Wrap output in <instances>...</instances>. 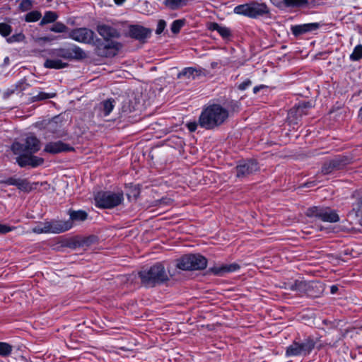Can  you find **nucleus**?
Returning <instances> with one entry per match:
<instances>
[{"instance_id":"nucleus-50","label":"nucleus","mask_w":362,"mask_h":362,"mask_svg":"<svg viewBox=\"0 0 362 362\" xmlns=\"http://www.w3.org/2000/svg\"><path fill=\"white\" fill-rule=\"evenodd\" d=\"M358 117H360L361 119H362V107L359 110Z\"/></svg>"},{"instance_id":"nucleus-49","label":"nucleus","mask_w":362,"mask_h":362,"mask_svg":"<svg viewBox=\"0 0 362 362\" xmlns=\"http://www.w3.org/2000/svg\"><path fill=\"white\" fill-rule=\"evenodd\" d=\"M217 65H218V63H217V62H212V63L211 64V67L212 69H214V68H216V67L217 66Z\"/></svg>"},{"instance_id":"nucleus-30","label":"nucleus","mask_w":362,"mask_h":362,"mask_svg":"<svg viewBox=\"0 0 362 362\" xmlns=\"http://www.w3.org/2000/svg\"><path fill=\"white\" fill-rule=\"evenodd\" d=\"M13 351V346L6 342L0 341V356H8Z\"/></svg>"},{"instance_id":"nucleus-19","label":"nucleus","mask_w":362,"mask_h":362,"mask_svg":"<svg viewBox=\"0 0 362 362\" xmlns=\"http://www.w3.org/2000/svg\"><path fill=\"white\" fill-rule=\"evenodd\" d=\"M320 27L319 23H310L302 25H296L291 27V30L294 36H300L304 33L313 32Z\"/></svg>"},{"instance_id":"nucleus-13","label":"nucleus","mask_w":362,"mask_h":362,"mask_svg":"<svg viewBox=\"0 0 362 362\" xmlns=\"http://www.w3.org/2000/svg\"><path fill=\"white\" fill-rule=\"evenodd\" d=\"M319 284L317 282H306L303 281H296L290 286V289L294 291H298L300 293H305L310 297H317L320 293V291L315 293L313 292L315 288H318Z\"/></svg>"},{"instance_id":"nucleus-9","label":"nucleus","mask_w":362,"mask_h":362,"mask_svg":"<svg viewBox=\"0 0 362 362\" xmlns=\"http://www.w3.org/2000/svg\"><path fill=\"white\" fill-rule=\"evenodd\" d=\"M41 147L40 140L35 136H28L24 143L15 141L11 145V151L13 153H35Z\"/></svg>"},{"instance_id":"nucleus-18","label":"nucleus","mask_w":362,"mask_h":362,"mask_svg":"<svg viewBox=\"0 0 362 362\" xmlns=\"http://www.w3.org/2000/svg\"><path fill=\"white\" fill-rule=\"evenodd\" d=\"M97 31L105 41H110L111 39L118 38L120 36L119 32L116 28L105 24L98 25Z\"/></svg>"},{"instance_id":"nucleus-32","label":"nucleus","mask_w":362,"mask_h":362,"mask_svg":"<svg viewBox=\"0 0 362 362\" xmlns=\"http://www.w3.org/2000/svg\"><path fill=\"white\" fill-rule=\"evenodd\" d=\"M49 30L57 33H62L66 32L68 27L62 22H56L50 27Z\"/></svg>"},{"instance_id":"nucleus-8","label":"nucleus","mask_w":362,"mask_h":362,"mask_svg":"<svg viewBox=\"0 0 362 362\" xmlns=\"http://www.w3.org/2000/svg\"><path fill=\"white\" fill-rule=\"evenodd\" d=\"M49 55L52 57L62 58L66 60H80L86 57L85 52L81 47L74 44L68 47L52 49Z\"/></svg>"},{"instance_id":"nucleus-14","label":"nucleus","mask_w":362,"mask_h":362,"mask_svg":"<svg viewBox=\"0 0 362 362\" xmlns=\"http://www.w3.org/2000/svg\"><path fill=\"white\" fill-rule=\"evenodd\" d=\"M17 156L16 163L21 168L30 166L32 168H37L44 163L42 158L35 156L34 153H14Z\"/></svg>"},{"instance_id":"nucleus-48","label":"nucleus","mask_w":362,"mask_h":362,"mask_svg":"<svg viewBox=\"0 0 362 362\" xmlns=\"http://www.w3.org/2000/svg\"><path fill=\"white\" fill-rule=\"evenodd\" d=\"M126 0H114V2L117 5H122L125 2Z\"/></svg>"},{"instance_id":"nucleus-5","label":"nucleus","mask_w":362,"mask_h":362,"mask_svg":"<svg viewBox=\"0 0 362 362\" xmlns=\"http://www.w3.org/2000/svg\"><path fill=\"white\" fill-rule=\"evenodd\" d=\"M124 201L122 192L110 191L99 192L95 196V206L101 209H112L121 204Z\"/></svg>"},{"instance_id":"nucleus-46","label":"nucleus","mask_w":362,"mask_h":362,"mask_svg":"<svg viewBox=\"0 0 362 362\" xmlns=\"http://www.w3.org/2000/svg\"><path fill=\"white\" fill-rule=\"evenodd\" d=\"M338 291V286L336 285H332L330 287V292L332 294H335Z\"/></svg>"},{"instance_id":"nucleus-26","label":"nucleus","mask_w":362,"mask_h":362,"mask_svg":"<svg viewBox=\"0 0 362 362\" xmlns=\"http://www.w3.org/2000/svg\"><path fill=\"white\" fill-rule=\"evenodd\" d=\"M187 0H165L164 4L172 10L178 9L187 5Z\"/></svg>"},{"instance_id":"nucleus-52","label":"nucleus","mask_w":362,"mask_h":362,"mask_svg":"<svg viewBox=\"0 0 362 362\" xmlns=\"http://www.w3.org/2000/svg\"><path fill=\"white\" fill-rule=\"evenodd\" d=\"M359 202H360V204H362V197H361V198H360V199H359Z\"/></svg>"},{"instance_id":"nucleus-44","label":"nucleus","mask_w":362,"mask_h":362,"mask_svg":"<svg viewBox=\"0 0 362 362\" xmlns=\"http://www.w3.org/2000/svg\"><path fill=\"white\" fill-rule=\"evenodd\" d=\"M12 230V228L6 225L0 224V234H6Z\"/></svg>"},{"instance_id":"nucleus-23","label":"nucleus","mask_w":362,"mask_h":362,"mask_svg":"<svg viewBox=\"0 0 362 362\" xmlns=\"http://www.w3.org/2000/svg\"><path fill=\"white\" fill-rule=\"evenodd\" d=\"M47 59L44 63V66L47 69H61L68 66V63L64 62L62 59L57 57Z\"/></svg>"},{"instance_id":"nucleus-42","label":"nucleus","mask_w":362,"mask_h":362,"mask_svg":"<svg viewBox=\"0 0 362 362\" xmlns=\"http://www.w3.org/2000/svg\"><path fill=\"white\" fill-rule=\"evenodd\" d=\"M18 179L19 178H16V177H8V179L5 180L1 181V183L5 184L6 185L16 186Z\"/></svg>"},{"instance_id":"nucleus-41","label":"nucleus","mask_w":362,"mask_h":362,"mask_svg":"<svg viewBox=\"0 0 362 362\" xmlns=\"http://www.w3.org/2000/svg\"><path fill=\"white\" fill-rule=\"evenodd\" d=\"M166 26V22L164 20H159L157 24L156 33L160 35L163 33Z\"/></svg>"},{"instance_id":"nucleus-24","label":"nucleus","mask_w":362,"mask_h":362,"mask_svg":"<svg viewBox=\"0 0 362 362\" xmlns=\"http://www.w3.org/2000/svg\"><path fill=\"white\" fill-rule=\"evenodd\" d=\"M114 103L115 100L113 99H107L100 103V110L101 115L104 117L109 115L115 107Z\"/></svg>"},{"instance_id":"nucleus-35","label":"nucleus","mask_w":362,"mask_h":362,"mask_svg":"<svg viewBox=\"0 0 362 362\" xmlns=\"http://www.w3.org/2000/svg\"><path fill=\"white\" fill-rule=\"evenodd\" d=\"M312 107V105L310 102H303L298 104L296 107V113L302 116L303 115H306V112L305 110L309 109Z\"/></svg>"},{"instance_id":"nucleus-7","label":"nucleus","mask_w":362,"mask_h":362,"mask_svg":"<svg viewBox=\"0 0 362 362\" xmlns=\"http://www.w3.org/2000/svg\"><path fill=\"white\" fill-rule=\"evenodd\" d=\"M305 215L308 217L316 218L324 222L337 223L339 221V216L337 211L329 207L314 206L306 210Z\"/></svg>"},{"instance_id":"nucleus-3","label":"nucleus","mask_w":362,"mask_h":362,"mask_svg":"<svg viewBox=\"0 0 362 362\" xmlns=\"http://www.w3.org/2000/svg\"><path fill=\"white\" fill-rule=\"evenodd\" d=\"M207 259L199 254H189L178 259L176 267L184 271L202 270L206 267Z\"/></svg>"},{"instance_id":"nucleus-11","label":"nucleus","mask_w":362,"mask_h":362,"mask_svg":"<svg viewBox=\"0 0 362 362\" xmlns=\"http://www.w3.org/2000/svg\"><path fill=\"white\" fill-rule=\"evenodd\" d=\"M350 163L351 159L348 156H337L334 158L324 163L321 168V173L323 175H329L334 171L343 169Z\"/></svg>"},{"instance_id":"nucleus-6","label":"nucleus","mask_w":362,"mask_h":362,"mask_svg":"<svg viewBox=\"0 0 362 362\" xmlns=\"http://www.w3.org/2000/svg\"><path fill=\"white\" fill-rule=\"evenodd\" d=\"M315 341L313 338L308 337L302 341H294L286 351V356H308L314 349Z\"/></svg>"},{"instance_id":"nucleus-37","label":"nucleus","mask_w":362,"mask_h":362,"mask_svg":"<svg viewBox=\"0 0 362 362\" xmlns=\"http://www.w3.org/2000/svg\"><path fill=\"white\" fill-rule=\"evenodd\" d=\"M32 231L37 234L48 233L45 221L40 222L36 226L33 227Z\"/></svg>"},{"instance_id":"nucleus-51","label":"nucleus","mask_w":362,"mask_h":362,"mask_svg":"<svg viewBox=\"0 0 362 362\" xmlns=\"http://www.w3.org/2000/svg\"><path fill=\"white\" fill-rule=\"evenodd\" d=\"M8 62H9V57H5L4 63L7 64H8Z\"/></svg>"},{"instance_id":"nucleus-20","label":"nucleus","mask_w":362,"mask_h":362,"mask_svg":"<svg viewBox=\"0 0 362 362\" xmlns=\"http://www.w3.org/2000/svg\"><path fill=\"white\" fill-rule=\"evenodd\" d=\"M129 35L132 37L144 41L151 35V30L141 25H132L129 29Z\"/></svg>"},{"instance_id":"nucleus-10","label":"nucleus","mask_w":362,"mask_h":362,"mask_svg":"<svg viewBox=\"0 0 362 362\" xmlns=\"http://www.w3.org/2000/svg\"><path fill=\"white\" fill-rule=\"evenodd\" d=\"M122 47V44L118 42L113 40L103 42L98 39L96 41L95 53L102 57H112L117 55Z\"/></svg>"},{"instance_id":"nucleus-17","label":"nucleus","mask_w":362,"mask_h":362,"mask_svg":"<svg viewBox=\"0 0 362 362\" xmlns=\"http://www.w3.org/2000/svg\"><path fill=\"white\" fill-rule=\"evenodd\" d=\"M74 148L69 144H66L62 141L49 142L45 145L44 151L51 153L57 154L62 152L73 151Z\"/></svg>"},{"instance_id":"nucleus-36","label":"nucleus","mask_w":362,"mask_h":362,"mask_svg":"<svg viewBox=\"0 0 362 362\" xmlns=\"http://www.w3.org/2000/svg\"><path fill=\"white\" fill-rule=\"evenodd\" d=\"M12 33L11 26L6 23H0V34L3 37H8Z\"/></svg>"},{"instance_id":"nucleus-29","label":"nucleus","mask_w":362,"mask_h":362,"mask_svg":"<svg viewBox=\"0 0 362 362\" xmlns=\"http://www.w3.org/2000/svg\"><path fill=\"white\" fill-rule=\"evenodd\" d=\"M58 15L57 13L54 11H47L45 12L43 18L41 20V24H47L50 23L55 22V21L57 19Z\"/></svg>"},{"instance_id":"nucleus-33","label":"nucleus","mask_w":362,"mask_h":362,"mask_svg":"<svg viewBox=\"0 0 362 362\" xmlns=\"http://www.w3.org/2000/svg\"><path fill=\"white\" fill-rule=\"evenodd\" d=\"M185 19H178L174 21L170 26V30L172 33H173L174 34L178 33L180 31L181 28L185 25Z\"/></svg>"},{"instance_id":"nucleus-25","label":"nucleus","mask_w":362,"mask_h":362,"mask_svg":"<svg viewBox=\"0 0 362 362\" xmlns=\"http://www.w3.org/2000/svg\"><path fill=\"white\" fill-rule=\"evenodd\" d=\"M70 218L68 221H83L88 217V214L83 210L78 211H69Z\"/></svg>"},{"instance_id":"nucleus-40","label":"nucleus","mask_w":362,"mask_h":362,"mask_svg":"<svg viewBox=\"0 0 362 362\" xmlns=\"http://www.w3.org/2000/svg\"><path fill=\"white\" fill-rule=\"evenodd\" d=\"M41 15L37 11H33L27 14L26 16V21L28 22H35L40 19Z\"/></svg>"},{"instance_id":"nucleus-39","label":"nucleus","mask_w":362,"mask_h":362,"mask_svg":"<svg viewBox=\"0 0 362 362\" xmlns=\"http://www.w3.org/2000/svg\"><path fill=\"white\" fill-rule=\"evenodd\" d=\"M25 39V35L22 33L14 34L7 38L8 43H14L18 42H22Z\"/></svg>"},{"instance_id":"nucleus-27","label":"nucleus","mask_w":362,"mask_h":362,"mask_svg":"<svg viewBox=\"0 0 362 362\" xmlns=\"http://www.w3.org/2000/svg\"><path fill=\"white\" fill-rule=\"evenodd\" d=\"M57 94L55 93H45V92H39L37 95H33L31 98L32 102L44 100L49 98H53L56 97Z\"/></svg>"},{"instance_id":"nucleus-16","label":"nucleus","mask_w":362,"mask_h":362,"mask_svg":"<svg viewBox=\"0 0 362 362\" xmlns=\"http://www.w3.org/2000/svg\"><path fill=\"white\" fill-rule=\"evenodd\" d=\"M45 223L48 233H62L73 227L71 221L52 220L50 221H45Z\"/></svg>"},{"instance_id":"nucleus-4","label":"nucleus","mask_w":362,"mask_h":362,"mask_svg":"<svg viewBox=\"0 0 362 362\" xmlns=\"http://www.w3.org/2000/svg\"><path fill=\"white\" fill-rule=\"evenodd\" d=\"M234 12L252 18H257L269 13V9L264 3L252 1L248 4H240L234 8Z\"/></svg>"},{"instance_id":"nucleus-38","label":"nucleus","mask_w":362,"mask_h":362,"mask_svg":"<svg viewBox=\"0 0 362 362\" xmlns=\"http://www.w3.org/2000/svg\"><path fill=\"white\" fill-rule=\"evenodd\" d=\"M16 187H17L18 189L24 192H27L30 189L29 182L25 179L19 178L16 185Z\"/></svg>"},{"instance_id":"nucleus-21","label":"nucleus","mask_w":362,"mask_h":362,"mask_svg":"<svg viewBox=\"0 0 362 362\" xmlns=\"http://www.w3.org/2000/svg\"><path fill=\"white\" fill-rule=\"evenodd\" d=\"M240 265L237 263L230 264H223L221 266H214L209 269V271L217 276H223L226 273L233 272L240 269Z\"/></svg>"},{"instance_id":"nucleus-31","label":"nucleus","mask_w":362,"mask_h":362,"mask_svg":"<svg viewBox=\"0 0 362 362\" xmlns=\"http://www.w3.org/2000/svg\"><path fill=\"white\" fill-rule=\"evenodd\" d=\"M284 4L287 7H302L308 4V0H284Z\"/></svg>"},{"instance_id":"nucleus-43","label":"nucleus","mask_w":362,"mask_h":362,"mask_svg":"<svg viewBox=\"0 0 362 362\" xmlns=\"http://www.w3.org/2000/svg\"><path fill=\"white\" fill-rule=\"evenodd\" d=\"M252 85V81L250 79H246L238 85V89L240 90H245Z\"/></svg>"},{"instance_id":"nucleus-1","label":"nucleus","mask_w":362,"mask_h":362,"mask_svg":"<svg viewBox=\"0 0 362 362\" xmlns=\"http://www.w3.org/2000/svg\"><path fill=\"white\" fill-rule=\"evenodd\" d=\"M228 110L221 105L213 104L204 108L199 117V124L206 129H213L221 125L228 117Z\"/></svg>"},{"instance_id":"nucleus-12","label":"nucleus","mask_w":362,"mask_h":362,"mask_svg":"<svg viewBox=\"0 0 362 362\" xmlns=\"http://www.w3.org/2000/svg\"><path fill=\"white\" fill-rule=\"evenodd\" d=\"M94 37V32L86 28L73 29L69 33V38L85 44H91L93 42Z\"/></svg>"},{"instance_id":"nucleus-22","label":"nucleus","mask_w":362,"mask_h":362,"mask_svg":"<svg viewBox=\"0 0 362 362\" xmlns=\"http://www.w3.org/2000/svg\"><path fill=\"white\" fill-rule=\"evenodd\" d=\"M207 28L211 31H217L223 39H228L232 36V33L229 28L221 25L216 22H209L207 24Z\"/></svg>"},{"instance_id":"nucleus-34","label":"nucleus","mask_w":362,"mask_h":362,"mask_svg":"<svg viewBox=\"0 0 362 362\" xmlns=\"http://www.w3.org/2000/svg\"><path fill=\"white\" fill-rule=\"evenodd\" d=\"M362 58V45H358L354 49L352 54L350 55V59L352 61H358Z\"/></svg>"},{"instance_id":"nucleus-47","label":"nucleus","mask_w":362,"mask_h":362,"mask_svg":"<svg viewBox=\"0 0 362 362\" xmlns=\"http://www.w3.org/2000/svg\"><path fill=\"white\" fill-rule=\"evenodd\" d=\"M263 87H264V86H255V87H254V88H253V93H254L255 94L257 93L259 91V90H260L261 88H262Z\"/></svg>"},{"instance_id":"nucleus-28","label":"nucleus","mask_w":362,"mask_h":362,"mask_svg":"<svg viewBox=\"0 0 362 362\" xmlns=\"http://www.w3.org/2000/svg\"><path fill=\"white\" fill-rule=\"evenodd\" d=\"M198 71L193 67H187L185 68L181 72L177 74V78H181L182 77H186L189 78L192 77L194 78V75L197 74Z\"/></svg>"},{"instance_id":"nucleus-45","label":"nucleus","mask_w":362,"mask_h":362,"mask_svg":"<svg viewBox=\"0 0 362 362\" xmlns=\"http://www.w3.org/2000/svg\"><path fill=\"white\" fill-rule=\"evenodd\" d=\"M187 127L190 132H194L197 129V124L196 122H190L187 124Z\"/></svg>"},{"instance_id":"nucleus-2","label":"nucleus","mask_w":362,"mask_h":362,"mask_svg":"<svg viewBox=\"0 0 362 362\" xmlns=\"http://www.w3.org/2000/svg\"><path fill=\"white\" fill-rule=\"evenodd\" d=\"M141 284L146 288H153L169 280L168 274L163 263L157 262L153 266L139 272Z\"/></svg>"},{"instance_id":"nucleus-15","label":"nucleus","mask_w":362,"mask_h":362,"mask_svg":"<svg viewBox=\"0 0 362 362\" xmlns=\"http://www.w3.org/2000/svg\"><path fill=\"white\" fill-rule=\"evenodd\" d=\"M259 170L255 160H247L240 162L235 168L236 176L239 178L246 177Z\"/></svg>"}]
</instances>
